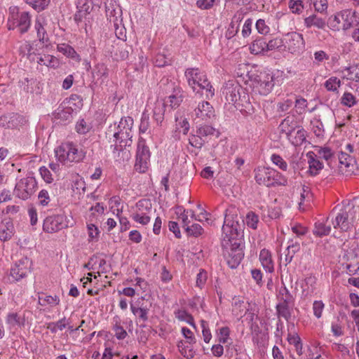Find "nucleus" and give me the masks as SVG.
Returning <instances> with one entry per match:
<instances>
[{"label": "nucleus", "mask_w": 359, "mask_h": 359, "mask_svg": "<svg viewBox=\"0 0 359 359\" xmlns=\"http://www.w3.org/2000/svg\"><path fill=\"white\" fill-rule=\"evenodd\" d=\"M6 323L9 329L21 327L25 325V318L19 316L17 313H10L6 317Z\"/></svg>", "instance_id": "393cba45"}, {"label": "nucleus", "mask_w": 359, "mask_h": 359, "mask_svg": "<svg viewBox=\"0 0 359 359\" xmlns=\"http://www.w3.org/2000/svg\"><path fill=\"white\" fill-rule=\"evenodd\" d=\"M114 138L115 144L114 147V153L117 151H122L126 147H130L132 144V132H124L119 133V135H112Z\"/></svg>", "instance_id": "dca6fc26"}, {"label": "nucleus", "mask_w": 359, "mask_h": 359, "mask_svg": "<svg viewBox=\"0 0 359 359\" xmlns=\"http://www.w3.org/2000/svg\"><path fill=\"white\" fill-rule=\"evenodd\" d=\"M280 302L285 303H293L294 297L289 292L287 288L285 286L282 287L279 290V296Z\"/></svg>", "instance_id": "c9c22d12"}, {"label": "nucleus", "mask_w": 359, "mask_h": 359, "mask_svg": "<svg viewBox=\"0 0 359 359\" xmlns=\"http://www.w3.org/2000/svg\"><path fill=\"white\" fill-rule=\"evenodd\" d=\"M201 326L203 327L202 333H203V340L205 343H209L212 338V334H211V332H210L209 328L207 326V323L203 320H201Z\"/></svg>", "instance_id": "bf43d9fd"}, {"label": "nucleus", "mask_w": 359, "mask_h": 359, "mask_svg": "<svg viewBox=\"0 0 359 359\" xmlns=\"http://www.w3.org/2000/svg\"><path fill=\"white\" fill-rule=\"evenodd\" d=\"M288 49L292 53L299 52L304 48L303 35L297 32H291L287 34Z\"/></svg>", "instance_id": "2eb2a0df"}, {"label": "nucleus", "mask_w": 359, "mask_h": 359, "mask_svg": "<svg viewBox=\"0 0 359 359\" xmlns=\"http://www.w3.org/2000/svg\"><path fill=\"white\" fill-rule=\"evenodd\" d=\"M259 222L258 216L253 212H250L246 215L247 225L253 229H256Z\"/></svg>", "instance_id": "de8ad7c7"}, {"label": "nucleus", "mask_w": 359, "mask_h": 359, "mask_svg": "<svg viewBox=\"0 0 359 359\" xmlns=\"http://www.w3.org/2000/svg\"><path fill=\"white\" fill-rule=\"evenodd\" d=\"M260 94H269L274 86V76L270 73L260 72L255 80Z\"/></svg>", "instance_id": "9b49d317"}, {"label": "nucleus", "mask_w": 359, "mask_h": 359, "mask_svg": "<svg viewBox=\"0 0 359 359\" xmlns=\"http://www.w3.org/2000/svg\"><path fill=\"white\" fill-rule=\"evenodd\" d=\"M68 227L67 217L64 215H55L47 217L43 224L45 232L53 233Z\"/></svg>", "instance_id": "1a4fd4ad"}, {"label": "nucleus", "mask_w": 359, "mask_h": 359, "mask_svg": "<svg viewBox=\"0 0 359 359\" xmlns=\"http://www.w3.org/2000/svg\"><path fill=\"white\" fill-rule=\"evenodd\" d=\"M189 144L196 148H201L204 144L205 140L196 133V135H191L189 139Z\"/></svg>", "instance_id": "49530a36"}, {"label": "nucleus", "mask_w": 359, "mask_h": 359, "mask_svg": "<svg viewBox=\"0 0 359 359\" xmlns=\"http://www.w3.org/2000/svg\"><path fill=\"white\" fill-rule=\"evenodd\" d=\"M150 159V151L144 140H140L137 144L135 169L140 173L147 171Z\"/></svg>", "instance_id": "0eeeda50"}, {"label": "nucleus", "mask_w": 359, "mask_h": 359, "mask_svg": "<svg viewBox=\"0 0 359 359\" xmlns=\"http://www.w3.org/2000/svg\"><path fill=\"white\" fill-rule=\"evenodd\" d=\"M55 155L60 162H79L83 158V154L72 142L62 144L55 149Z\"/></svg>", "instance_id": "423d86ee"}, {"label": "nucleus", "mask_w": 359, "mask_h": 359, "mask_svg": "<svg viewBox=\"0 0 359 359\" xmlns=\"http://www.w3.org/2000/svg\"><path fill=\"white\" fill-rule=\"evenodd\" d=\"M342 25L341 29L346 30L353 27V18L355 15V11L351 9H346L342 11Z\"/></svg>", "instance_id": "c85d7f7f"}, {"label": "nucleus", "mask_w": 359, "mask_h": 359, "mask_svg": "<svg viewBox=\"0 0 359 359\" xmlns=\"http://www.w3.org/2000/svg\"><path fill=\"white\" fill-rule=\"evenodd\" d=\"M38 198L39 203L43 206L47 205L50 202L49 194L46 190H41L39 194Z\"/></svg>", "instance_id": "69168bd1"}, {"label": "nucleus", "mask_w": 359, "mask_h": 359, "mask_svg": "<svg viewBox=\"0 0 359 359\" xmlns=\"http://www.w3.org/2000/svg\"><path fill=\"white\" fill-rule=\"evenodd\" d=\"M304 25L309 28L313 26L318 29H324L326 26V22L324 19L313 14L304 19Z\"/></svg>", "instance_id": "a878e982"}, {"label": "nucleus", "mask_w": 359, "mask_h": 359, "mask_svg": "<svg viewBox=\"0 0 359 359\" xmlns=\"http://www.w3.org/2000/svg\"><path fill=\"white\" fill-rule=\"evenodd\" d=\"M89 129V126L87 125L86 122L83 119H81L76 125V132L80 134H86L88 132Z\"/></svg>", "instance_id": "338daca9"}, {"label": "nucleus", "mask_w": 359, "mask_h": 359, "mask_svg": "<svg viewBox=\"0 0 359 359\" xmlns=\"http://www.w3.org/2000/svg\"><path fill=\"white\" fill-rule=\"evenodd\" d=\"M348 79L359 82V65H352L346 69Z\"/></svg>", "instance_id": "4c0bfd02"}, {"label": "nucleus", "mask_w": 359, "mask_h": 359, "mask_svg": "<svg viewBox=\"0 0 359 359\" xmlns=\"http://www.w3.org/2000/svg\"><path fill=\"white\" fill-rule=\"evenodd\" d=\"M340 86H341L340 80L335 76H332V77L330 78L325 83V87L329 91H336V90H337L338 88L340 87Z\"/></svg>", "instance_id": "58836bf2"}, {"label": "nucleus", "mask_w": 359, "mask_h": 359, "mask_svg": "<svg viewBox=\"0 0 359 359\" xmlns=\"http://www.w3.org/2000/svg\"><path fill=\"white\" fill-rule=\"evenodd\" d=\"M300 196H301V202L299 203L300 205L303 201H310L312 198V193L311 192L310 187L306 185H302Z\"/></svg>", "instance_id": "3c124183"}, {"label": "nucleus", "mask_w": 359, "mask_h": 359, "mask_svg": "<svg viewBox=\"0 0 359 359\" xmlns=\"http://www.w3.org/2000/svg\"><path fill=\"white\" fill-rule=\"evenodd\" d=\"M149 128V114L143 113L140 125V132L141 133H146Z\"/></svg>", "instance_id": "603ef678"}, {"label": "nucleus", "mask_w": 359, "mask_h": 359, "mask_svg": "<svg viewBox=\"0 0 359 359\" xmlns=\"http://www.w3.org/2000/svg\"><path fill=\"white\" fill-rule=\"evenodd\" d=\"M223 94H225L229 103L234 104L236 107L241 108V111L244 110L250 113L252 108L249 102V95L241 86L236 84L226 86L223 90Z\"/></svg>", "instance_id": "f03ea898"}, {"label": "nucleus", "mask_w": 359, "mask_h": 359, "mask_svg": "<svg viewBox=\"0 0 359 359\" xmlns=\"http://www.w3.org/2000/svg\"><path fill=\"white\" fill-rule=\"evenodd\" d=\"M331 231L330 224L327 225L323 222H316L313 229V233L318 236L329 235Z\"/></svg>", "instance_id": "2f4dec72"}, {"label": "nucleus", "mask_w": 359, "mask_h": 359, "mask_svg": "<svg viewBox=\"0 0 359 359\" xmlns=\"http://www.w3.org/2000/svg\"><path fill=\"white\" fill-rule=\"evenodd\" d=\"M170 86L173 90L172 93L168 96V102L170 103L171 108L175 109L181 104L184 98V91L178 86L174 87V83H171Z\"/></svg>", "instance_id": "6ab92c4d"}, {"label": "nucleus", "mask_w": 359, "mask_h": 359, "mask_svg": "<svg viewBox=\"0 0 359 359\" xmlns=\"http://www.w3.org/2000/svg\"><path fill=\"white\" fill-rule=\"evenodd\" d=\"M271 159L272 162L282 170L285 171L287 170V164L280 156L278 154H273Z\"/></svg>", "instance_id": "09e8293b"}, {"label": "nucleus", "mask_w": 359, "mask_h": 359, "mask_svg": "<svg viewBox=\"0 0 359 359\" xmlns=\"http://www.w3.org/2000/svg\"><path fill=\"white\" fill-rule=\"evenodd\" d=\"M259 260L263 268L266 272L272 273L274 270L273 263L271 252L266 249H262L259 254Z\"/></svg>", "instance_id": "4be33fe9"}, {"label": "nucleus", "mask_w": 359, "mask_h": 359, "mask_svg": "<svg viewBox=\"0 0 359 359\" xmlns=\"http://www.w3.org/2000/svg\"><path fill=\"white\" fill-rule=\"evenodd\" d=\"M324 308V304L322 301H315L313 304V310L315 316L320 318Z\"/></svg>", "instance_id": "4d7b16f0"}, {"label": "nucleus", "mask_w": 359, "mask_h": 359, "mask_svg": "<svg viewBox=\"0 0 359 359\" xmlns=\"http://www.w3.org/2000/svg\"><path fill=\"white\" fill-rule=\"evenodd\" d=\"M185 76L187 79L188 84L194 90H196V86L199 87L202 90H205V96L207 98L212 97L215 90L210 83L208 81L206 75L198 68H188L185 71Z\"/></svg>", "instance_id": "7ed1b4c3"}, {"label": "nucleus", "mask_w": 359, "mask_h": 359, "mask_svg": "<svg viewBox=\"0 0 359 359\" xmlns=\"http://www.w3.org/2000/svg\"><path fill=\"white\" fill-rule=\"evenodd\" d=\"M215 132V129L213 127L208 125L200 126L196 131V133L203 138L214 135Z\"/></svg>", "instance_id": "e433bc0d"}, {"label": "nucleus", "mask_w": 359, "mask_h": 359, "mask_svg": "<svg viewBox=\"0 0 359 359\" xmlns=\"http://www.w3.org/2000/svg\"><path fill=\"white\" fill-rule=\"evenodd\" d=\"M341 103L351 107L356 104L355 97L351 93L346 92L341 98Z\"/></svg>", "instance_id": "c03bdc74"}, {"label": "nucleus", "mask_w": 359, "mask_h": 359, "mask_svg": "<svg viewBox=\"0 0 359 359\" xmlns=\"http://www.w3.org/2000/svg\"><path fill=\"white\" fill-rule=\"evenodd\" d=\"M234 208L227 209L225 213L224 222L222 226V233L224 235V241L230 243L231 246H241L243 237V220L238 217L233 212Z\"/></svg>", "instance_id": "f257e3e1"}, {"label": "nucleus", "mask_w": 359, "mask_h": 359, "mask_svg": "<svg viewBox=\"0 0 359 359\" xmlns=\"http://www.w3.org/2000/svg\"><path fill=\"white\" fill-rule=\"evenodd\" d=\"M131 311L135 316H137L142 321L145 322L148 320V309L135 307L131 305Z\"/></svg>", "instance_id": "79ce46f5"}, {"label": "nucleus", "mask_w": 359, "mask_h": 359, "mask_svg": "<svg viewBox=\"0 0 359 359\" xmlns=\"http://www.w3.org/2000/svg\"><path fill=\"white\" fill-rule=\"evenodd\" d=\"M108 74V69L107 67L104 64H97L93 72V75L94 79H102V78H107Z\"/></svg>", "instance_id": "f704fd0d"}, {"label": "nucleus", "mask_w": 359, "mask_h": 359, "mask_svg": "<svg viewBox=\"0 0 359 359\" xmlns=\"http://www.w3.org/2000/svg\"><path fill=\"white\" fill-rule=\"evenodd\" d=\"M36 182L34 177L21 179L15 185L14 192L17 197L22 200L28 199L35 191Z\"/></svg>", "instance_id": "6e6552de"}, {"label": "nucleus", "mask_w": 359, "mask_h": 359, "mask_svg": "<svg viewBox=\"0 0 359 359\" xmlns=\"http://www.w3.org/2000/svg\"><path fill=\"white\" fill-rule=\"evenodd\" d=\"M337 159L341 168L342 165H344L345 168H348L353 161L350 155L343 151L339 154Z\"/></svg>", "instance_id": "a19ab883"}, {"label": "nucleus", "mask_w": 359, "mask_h": 359, "mask_svg": "<svg viewBox=\"0 0 359 359\" xmlns=\"http://www.w3.org/2000/svg\"><path fill=\"white\" fill-rule=\"evenodd\" d=\"M298 124L294 116H287L285 118L279 125V130L281 133L285 134L286 136H290L291 133L298 127Z\"/></svg>", "instance_id": "a211bd4d"}, {"label": "nucleus", "mask_w": 359, "mask_h": 359, "mask_svg": "<svg viewBox=\"0 0 359 359\" xmlns=\"http://www.w3.org/2000/svg\"><path fill=\"white\" fill-rule=\"evenodd\" d=\"M359 215L355 206L341 210L335 217L332 223L334 229H340L342 231H348L353 226L357 216Z\"/></svg>", "instance_id": "20e7f679"}, {"label": "nucleus", "mask_w": 359, "mask_h": 359, "mask_svg": "<svg viewBox=\"0 0 359 359\" xmlns=\"http://www.w3.org/2000/svg\"><path fill=\"white\" fill-rule=\"evenodd\" d=\"M133 219L136 222L142 225L147 224L150 222V217L145 214L135 213L133 215Z\"/></svg>", "instance_id": "6e6d98bb"}, {"label": "nucleus", "mask_w": 359, "mask_h": 359, "mask_svg": "<svg viewBox=\"0 0 359 359\" xmlns=\"http://www.w3.org/2000/svg\"><path fill=\"white\" fill-rule=\"evenodd\" d=\"M282 45V41L280 39H274L270 40L269 42L266 41V51L275 50L278 48Z\"/></svg>", "instance_id": "13d9d810"}, {"label": "nucleus", "mask_w": 359, "mask_h": 359, "mask_svg": "<svg viewBox=\"0 0 359 359\" xmlns=\"http://www.w3.org/2000/svg\"><path fill=\"white\" fill-rule=\"evenodd\" d=\"M185 231L188 236L198 237L203 233V229L198 224H194L191 226L185 227Z\"/></svg>", "instance_id": "ea45409f"}, {"label": "nucleus", "mask_w": 359, "mask_h": 359, "mask_svg": "<svg viewBox=\"0 0 359 359\" xmlns=\"http://www.w3.org/2000/svg\"><path fill=\"white\" fill-rule=\"evenodd\" d=\"M306 131L298 126L294 132L291 133L290 136H286L287 140L295 147L302 145L306 141Z\"/></svg>", "instance_id": "aec40b11"}, {"label": "nucleus", "mask_w": 359, "mask_h": 359, "mask_svg": "<svg viewBox=\"0 0 359 359\" xmlns=\"http://www.w3.org/2000/svg\"><path fill=\"white\" fill-rule=\"evenodd\" d=\"M252 54L257 55L266 51V41L264 38H259L253 41L250 47Z\"/></svg>", "instance_id": "7c9ffc66"}, {"label": "nucleus", "mask_w": 359, "mask_h": 359, "mask_svg": "<svg viewBox=\"0 0 359 359\" xmlns=\"http://www.w3.org/2000/svg\"><path fill=\"white\" fill-rule=\"evenodd\" d=\"M133 126V119L130 116L123 117L119 121L117 126H110L107 132V135L109 137L111 135H119V133L124 132H132Z\"/></svg>", "instance_id": "4468645a"}, {"label": "nucleus", "mask_w": 359, "mask_h": 359, "mask_svg": "<svg viewBox=\"0 0 359 359\" xmlns=\"http://www.w3.org/2000/svg\"><path fill=\"white\" fill-rule=\"evenodd\" d=\"M313 55L315 60L318 63L327 60L330 58L329 55L323 50L316 51Z\"/></svg>", "instance_id": "774afa93"}, {"label": "nucleus", "mask_w": 359, "mask_h": 359, "mask_svg": "<svg viewBox=\"0 0 359 359\" xmlns=\"http://www.w3.org/2000/svg\"><path fill=\"white\" fill-rule=\"evenodd\" d=\"M243 257L244 253L241 246H231V251L226 258L227 264L231 269H235L240 264Z\"/></svg>", "instance_id": "f3484780"}, {"label": "nucleus", "mask_w": 359, "mask_h": 359, "mask_svg": "<svg viewBox=\"0 0 359 359\" xmlns=\"http://www.w3.org/2000/svg\"><path fill=\"white\" fill-rule=\"evenodd\" d=\"M121 13L122 11L121 8L116 7L114 8L113 6H107L106 7V15L108 17L109 21L113 22L114 27H117V22H121Z\"/></svg>", "instance_id": "bb28decb"}, {"label": "nucleus", "mask_w": 359, "mask_h": 359, "mask_svg": "<svg viewBox=\"0 0 359 359\" xmlns=\"http://www.w3.org/2000/svg\"><path fill=\"white\" fill-rule=\"evenodd\" d=\"M72 112L73 109L71 107L59 108L53 115L55 119L58 121L60 123L65 125L72 121Z\"/></svg>", "instance_id": "412c9836"}, {"label": "nucleus", "mask_w": 359, "mask_h": 359, "mask_svg": "<svg viewBox=\"0 0 359 359\" xmlns=\"http://www.w3.org/2000/svg\"><path fill=\"white\" fill-rule=\"evenodd\" d=\"M313 5L316 11L323 13L327 9V0H315Z\"/></svg>", "instance_id": "680f3d73"}, {"label": "nucleus", "mask_w": 359, "mask_h": 359, "mask_svg": "<svg viewBox=\"0 0 359 359\" xmlns=\"http://www.w3.org/2000/svg\"><path fill=\"white\" fill-rule=\"evenodd\" d=\"M39 302L41 306L49 304L50 306L57 305L60 303V299L57 296L44 295L39 297Z\"/></svg>", "instance_id": "473e14b6"}, {"label": "nucleus", "mask_w": 359, "mask_h": 359, "mask_svg": "<svg viewBox=\"0 0 359 359\" xmlns=\"http://www.w3.org/2000/svg\"><path fill=\"white\" fill-rule=\"evenodd\" d=\"M40 174L44 181L47 183H51L53 181V178L52 177V175L49 170L43 166L39 169Z\"/></svg>", "instance_id": "0e129e2a"}, {"label": "nucleus", "mask_w": 359, "mask_h": 359, "mask_svg": "<svg viewBox=\"0 0 359 359\" xmlns=\"http://www.w3.org/2000/svg\"><path fill=\"white\" fill-rule=\"evenodd\" d=\"M32 260L28 257H23L15 262L11 269V276L18 281L26 277L31 272Z\"/></svg>", "instance_id": "9d476101"}, {"label": "nucleus", "mask_w": 359, "mask_h": 359, "mask_svg": "<svg viewBox=\"0 0 359 359\" xmlns=\"http://www.w3.org/2000/svg\"><path fill=\"white\" fill-rule=\"evenodd\" d=\"M194 115L196 119L198 118L201 121H210L215 117V110L212 105L205 101L200 102L198 107L194 109Z\"/></svg>", "instance_id": "ddd939ff"}, {"label": "nucleus", "mask_w": 359, "mask_h": 359, "mask_svg": "<svg viewBox=\"0 0 359 359\" xmlns=\"http://www.w3.org/2000/svg\"><path fill=\"white\" fill-rule=\"evenodd\" d=\"M276 177H280V173L267 168H258L255 173V180L260 185L269 187L276 185L285 186L287 184L286 178L279 180Z\"/></svg>", "instance_id": "39448f33"}, {"label": "nucleus", "mask_w": 359, "mask_h": 359, "mask_svg": "<svg viewBox=\"0 0 359 359\" xmlns=\"http://www.w3.org/2000/svg\"><path fill=\"white\" fill-rule=\"evenodd\" d=\"M89 240L97 239L100 233L98 228L93 223L88 224Z\"/></svg>", "instance_id": "864d4df0"}, {"label": "nucleus", "mask_w": 359, "mask_h": 359, "mask_svg": "<svg viewBox=\"0 0 359 359\" xmlns=\"http://www.w3.org/2000/svg\"><path fill=\"white\" fill-rule=\"evenodd\" d=\"M293 303L279 302L276 305V311L279 318H283L287 321L291 317V308Z\"/></svg>", "instance_id": "c756f323"}, {"label": "nucleus", "mask_w": 359, "mask_h": 359, "mask_svg": "<svg viewBox=\"0 0 359 359\" xmlns=\"http://www.w3.org/2000/svg\"><path fill=\"white\" fill-rule=\"evenodd\" d=\"M257 32L262 34H266L269 32V27L266 25L264 20L259 19L256 22Z\"/></svg>", "instance_id": "052dcab7"}, {"label": "nucleus", "mask_w": 359, "mask_h": 359, "mask_svg": "<svg viewBox=\"0 0 359 359\" xmlns=\"http://www.w3.org/2000/svg\"><path fill=\"white\" fill-rule=\"evenodd\" d=\"M313 153H309L307 154L309 157V173L312 176L317 175L319 172L323 169V163L318 160L314 158Z\"/></svg>", "instance_id": "b1692460"}, {"label": "nucleus", "mask_w": 359, "mask_h": 359, "mask_svg": "<svg viewBox=\"0 0 359 359\" xmlns=\"http://www.w3.org/2000/svg\"><path fill=\"white\" fill-rule=\"evenodd\" d=\"M115 336L118 339H123L127 336V332L120 325L116 324L113 328Z\"/></svg>", "instance_id": "e2e57ef3"}, {"label": "nucleus", "mask_w": 359, "mask_h": 359, "mask_svg": "<svg viewBox=\"0 0 359 359\" xmlns=\"http://www.w3.org/2000/svg\"><path fill=\"white\" fill-rule=\"evenodd\" d=\"M12 227L13 224L11 222H7L5 227H0L1 241H6L11 238L13 234Z\"/></svg>", "instance_id": "72a5a7b5"}, {"label": "nucleus", "mask_w": 359, "mask_h": 359, "mask_svg": "<svg viewBox=\"0 0 359 359\" xmlns=\"http://www.w3.org/2000/svg\"><path fill=\"white\" fill-rule=\"evenodd\" d=\"M57 50L59 52L70 57H74L76 54V51L72 46L65 43L58 45Z\"/></svg>", "instance_id": "a18cd8bd"}, {"label": "nucleus", "mask_w": 359, "mask_h": 359, "mask_svg": "<svg viewBox=\"0 0 359 359\" xmlns=\"http://www.w3.org/2000/svg\"><path fill=\"white\" fill-rule=\"evenodd\" d=\"M177 318L182 321H185L194 327H196L193 316L186 311L180 310L177 313Z\"/></svg>", "instance_id": "37998d69"}, {"label": "nucleus", "mask_w": 359, "mask_h": 359, "mask_svg": "<svg viewBox=\"0 0 359 359\" xmlns=\"http://www.w3.org/2000/svg\"><path fill=\"white\" fill-rule=\"evenodd\" d=\"M342 15H343V13H342V11L337 13L336 15H334L333 16V19L331 20V24L332 25V27L337 29H341V25H342Z\"/></svg>", "instance_id": "5fc2aeb1"}, {"label": "nucleus", "mask_w": 359, "mask_h": 359, "mask_svg": "<svg viewBox=\"0 0 359 359\" xmlns=\"http://www.w3.org/2000/svg\"><path fill=\"white\" fill-rule=\"evenodd\" d=\"M165 107L166 104L163 100H157L155 102L153 118L156 121L158 125L161 123L164 119Z\"/></svg>", "instance_id": "5701e85b"}, {"label": "nucleus", "mask_w": 359, "mask_h": 359, "mask_svg": "<svg viewBox=\"0 0 359 359\" xmlns=\"http://www.w3.org/2000/svg\"><path fill=\"white\" fill-rule=\"evenodd\" d=\"M318 154L319 158H324L327 161V164L330 167L334 168L337 162V158L330 148H320L318 151Z\"/></svg>", "instance_id": "cd10ccee"}, {"label": "nucleus", "mask_w": 359, "mask_h": 359, "mask_svg": "<svg viewBox=\"0 0 359 359\" xmlns=\"http://www.w3.org/2000/svg\"><path fill=\"white\" fill-rule=\"evenodd\" d=\"M31 20L27 12H22L17 18L13 16V22H9L8 29H14L15 27L19 29L21 34L27 32L30 27Z\"/></svg>", "instance_id": "f8f14e48"}, {"label": "nucleus", "mask_w": 359, "mask_h": 359, "mask_svg": "<svg viewBox=\"0 0 359 359\" xmlns=\"http://www.w3.org/2000/svg\"><path fill=\"white\" fill-rule=\"evenodd\" d=\"M289 8L293 13H300L304 8L302 2L300 0H290L289 3Z\"/></svg>", "instance_id": "8fccbe9b"}]
</instances>
